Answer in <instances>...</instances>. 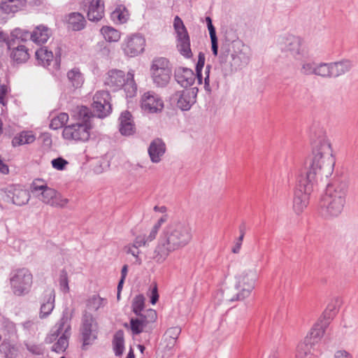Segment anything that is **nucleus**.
I'll return each mask as SVG.
<instances>
[{"label": "nucleus", "instance_id": "nucleus-1", "mask_svg": "<svg viewBox=\"0 0 358 358\" xmlns=\"http://www.w3.org/2000/svg\"><path fill=\"white\" fill-rule=\"evenodd\" d=\"M310 136L312 155L305 160L294 192L293 208L297 214L307 207L310 193L323 178H327L332 174L336 162L324 129L319 124H313Z\"/></svg>", "mask_w": 358, "mask_h": 358}, {"label": "nucleus", "instance_id": "nucleus-2", "mask_svg": "<svg viewBox=\"0 0 358 358\" xmlns=\"http://www.w3.org/2000/svg\"><path fill=\"white\" fill-rule=\"evenodd\" d=\"M192 238V228L187 222H171L160 235L153 259L158 263L163 262L171 252L186 246Z\"/></svg>", "mask_w": 358, "mask_h": 358}, {"label": "nucleus", "instance_id": "nucleus-3", "mask_svg": "<svg viewBox=\"0 0 358 358\" xmlns=\"http://www.w3.org/2000/svg\"><path fill=\"white\" fill-rule=\"evenodd\" d=\"M348 185L343 181L328 184L319 203V213L325 219L338 217L341 214L347 195Z\"/></svg>", "mask_w": 358, "mask_h": 358}, {"label": "nucleus", "instance_id": "nucleus-4", "mask_svg": "<svg viewBox=\"0 0 358 358\" xmlns=\"http://www.w3.org/2000/svg\"><path fill=\"white\" fill-rule=\"evenodd\" d=\"M235 289L236 292L228 300L230 301H243L248 298L255 288L257 279V273L255 268L250 269L236 277Z\"/></svg>", "mask_w": 358, "mask_h": 358}, {"label": "nucleus", "instance_id": "nucleus-5", "mask_svg": "<svg viewBox=\"0 0 358 358\" xmlns=\"http://www.w3.org/2000/svg\"><path fill=\"white\" fill-rule=\"evenodd\" d=\"M9 276L10 288L15 295L23 296L29 292L33 282V275L28 268L13 269Z\"/></svg>", "mask_w": 358, "mask_h": 358}, {"label": "nucleus", "instance_id": "nucleus-6", "mask_svg": "<svg viewBox=\"0 0 358 358\" xmlns=\"http://www.w3.org/2000/svg\"><path fill=\"white\" fill-rule=\"evenodd\" d=\"M153 83L158 87H165L169 83L171 67L169 61L165 57L153 59L150 67Z\"/></svg>", "mask_w": 358, "mask_h": 358}, {"label": "nucleus", "instance_id": "nucleus-7", "mask_svg": "<svg viewBox=\"0 0 358 358\" xmlns=\"http://www.w3.org/2000/svg\"><path fill=\"white\" fill-rule=\"evenodd\" d=\"M0 196L5 201L17 206L25 205L30 199L28 191L13 185L0 187Z\"/></svg>", "mask_w": 358, "mask_h": 358}, {"label": "nucleus", "instance_id": "nucleus-8", "mask_svg": "<svg viewBox=\"0 0 358 358\" xmlns=\"http://www.w3.org/2000/svg\"><path fill=\"white\" fill-rule=\"evenodd\" d=\"M198 91L197 87L177 91L171 96L170 100L182 111H188L196 103Z\"/></svg>", "mask_w": 358, "mask_h": 358}, {"label": "nucleus", "instance_id": "nucleus-9", "mask_svg": "<svg viewBox=\"0 0 358 358\" xmlns=\"http://www.w3.org/2000/svg\"><path fill=\"white\" fill-rule=\"evenodd\" d=\"M136 317L130 319L129 327L134 335H138L143 331H148V326L156 321L157 312L153 309H148L143 315H136Z\"/></svg>", "mask_w": 358, "mask_h": 358}, {"label": "nucleus", "instance_id": "nucleus-10", "mask_svg": "<svg viewBox=\"0 0 358 358\" xmlns=\"http://www.w3.org/2000/svg\"><path fill=\"white\" fill-rule=\"evenodd\" d=\"M97 325L94 318L90 313H85L83 316L81 334L83 337V350L90 345L97 338Z\"/></svg>", "mask_w": 358, "mask_h": 358}, {"label": "nucleus", "instance_id": "nucleus-11", "mask_svg": "<svg viewBox=\"0 0 358 358\" xmlns=\"http://www.w3.org/2000/svg\"><path fill=\"white\" fill-rule=\"evenodd\" d=\"M35 56L38 64L43 67L50 69L52 66L51 69L53 71L59 69L61 64V52L59 48L54 56L52 51H49L46 47H42L36 51Z\"/></svg>", "mask_w": 358, "mask_h": 358}, {"label": "nucleus", "instance_id": "nucleus-12", "mask_svg": "<svg viewBox=\"0 0 358 358\" xmlns=\"http://www.w3.org/2000/svg\"><path fill=\"white\" fill-rule=\"evenodd\" d=\"M90 129L85 124L73 123L66 126L62 132V136L65 139L73 140L75 141H87L90 136Z\"/></svg>", "mask_w": 358, "mask_h": 358}, {"label": "nucleus", "instance_id": "nucleus-13", "mask_svg": "<svg viewBox=\"0 0 358 358\" xmlns=\"http://www.w3.org/2000/svg\"><path fill=\"white\" fill-rule=\"evenodd\" d=\"M176 34L177 48L179 52L186 58L192 57L190 48V39L185 24H173Z\"/></svg>", "mask_w": 358, "mask_h": 358}, {"label": "nucleus", "instance_id": "nucleus-14", "mask_svg": "<svg viewBox=\"0 0 358 358\" xmlns=\"http://www.w3.org/2000/svg\"><path fill=\"white\" fill-rule=\"evenodd\" d=\"M6 46L10 51V57L17 64L25 63L29 58V49L27 45H21L17 39L6 41Z\"/></svg>", "mask_w": 358, "mask_h": 358}, {"label": "nucleus", "instance_id": "nucleus-15", "mask_svg": "<svg viewBox=\"0 0 358 358\" xmlns=\"http://www.w3.org/2000/svg\"><path fill=\"white\" fill-rule=\"evenodd\" d=\"M36 188L41 190V201L52 207L64 208L69 199L62 197L55 189L48 186H37Z\"/></svg>", "mask_w": 358, "mask_h": 358}, {"label": "nucleus", "instance_id": "nucleus-16", "mask_svg": "<svg viewBox=\"0 0 358 358\" xmlns=\"http://www.w3.org/2000/svg\"><path fill=\"white\" fill-rule=\"evenodd\" d=\"M141 102L142 109L148 113H157L164 108L163 100L159 94L152 91L145 92Z\"/></svg>", "mask_w": 358, "mask_h": 358}, {"label": "nucleus", "instance_id": "nucleus-17", "mask_svg": "<svg viewBox=\"0 0 358 358\" xmlns=\"http://www.w3.org/2000/svg\"><path fill=\"white\" fill-rule=\"evenodd\" d=\"M145 41L138 34H134L127 38L123 45V51L127 56L136 57L144 50Z\"/></svg>", "mask_w": 358, "mask_h": 358}, {"label": "nucleus", "instance_id": "nucleus-18", "mask_svg": "<svg viewBox=\"0 0 358 358\" xmlns=\"http://www.w3.org/2000/svg\"><path fill=\"white\" fill-rule=\"evenodd\" d=\"M303 40L299 36L288 35L283 38L284 51L289 52L295 59H299L304 55Z\"/></svg>", "mask_w": 358, "mask_h": 358}, {"label": "nucleus", "instance_id": "nucleus-19", "mask_svg": "<svg viewBox=\"0 0 358 358\" xmlns=\"http://www.w3.org/2000/svg\"><path fill=\"white\" fill-rule=\"evenodd\" d=\"M334 307L327 308L323 313V319L315 323L311 329L309 336L310 339L314 340L313 343L322 337L330 319L334 315Z\"/></svg>", "mask_w": 358, "mask_h": 358}, {"label": "nucleus", "instance_id": "nucleus-20", "mask_svg": "<svg viewBox=\"0 0 358 358\" xmlns=\"http://www.w3.org/2000/svg\"><path fill=\"white\" fill-rule=\"evenodd\" d=\"M125 73L122 70L116 69L109 70L106 75L104 84L112 91L120 90L125 84Z\"/></svg>", "mask_w": 358, "mask_h": 358}, {"label": "nucleus", "instance_id": "nucleus-21", "mask_svg": "<svg viewBox=\"0 0 358 358\" xmlns=\"http://www.w3.org/2000/svg\"><path fill=\"white\" fill-rule=\"evenodd\" d=\"M71 320V315L69 312L68 309H65L63 313L62 317L60 320L56 323V324L53 327V328L51 330V332L49 335H48L45 338V343H52L55 340L58 338V337L62 334V331H63L64 328L65 327L66 324L70 322Z\"/></svg>", "mask_w": 358, "mask_h": 358}, {"label": "nucleus", "instance_id": "nucleus-22", "mask_svg": "<svg viewBox=\"0 0 358 358\" xmlns=\"http://www.w3.org/2000/svg\"><path fill=\"white\" fill-rule=\"evenodd\" d=\"M174 77L177 83L182 87L191 86L195 80L194 71L185 67H177L174 71Z\"/></svg>", "mask_w": 358, "mask_h": 358}, {"label": "nucleus", "instance_id": "nucleus-23", "mask_svg": "<svg viewBox=\"0 0 358 358\" xmlns=\"http://www.w3.org/2000/svg\"><path fill=\"white\" fill-rule=\"evenodd\" d=\"M55 292L54 289H47L43 293V299L41 306L39 317H47L55 308Z\"/></svg>", "mask_w": 358, "mask_h": 358}, {"label": "nucleus", "instance_id": "nucleus-24", "mask_svg": "<svg viewBox=\"0 0 358 358\" xmlns=\"http://www.w3.org/2000/svg\"><path fill=\"white\" fill-rule=\"evenodd\" d=\"M119 131L122 136H131L136 131L133 117L128 110L123 111L119 117Z\"/></svg>", "mask_w": 358, "mask_h": 358}, {"label": "nucleus", "instance_id": "nucleus-25", "mask_svg": "<svg viewBox=\"0 0 358 358\" xmlns=\"http://www.w3.org/2000/svg\"><path fill=\"white\" fill-rule=\"evenodd\" d=\"M148 151L151 162L159 163L166 152V145L161 138H157L151 141Z\"/></svg>", "mask_w": 358, "mask_h": 358}, {"label": "nucleus", "instance_id": "nucleus-26", "mask_svg": "<svg viewBox=\"0 0 358 358\" xmlns=\"http://www.w3.org/2000/svg\"><path fill=\"white\" fill-rule=\"evenodd\" d=\"M93 117L90 109L83 106L77 107L72 114V118L76 121L75 124H85L89 129L92 128L91 119Z\"/></svg>", "mask_w": 358, "mask_h": 358}, {"label": "nucleus", "instance_id": "nucleus-27", "mask_svg": "<svg viewBox=\"0 0 358 358\" xmlns=\"http://www.w3.org/2000/svg\"><path fill=\"white\" fill-rule=\"evenodd\" d=\"M104 15V3L102 0H92L87 13L90 21H99Z\"/></svg>", "mask_w": 358, "mask_h": 358}, {"label": "nucleus", "instance_id": "nucleus-28", "mask_svg": "<svg viewBox=\"0 0 358 358\" xmlns=\"http://www.w3.org/2000/svg\"><path fill=\"white\" fill-rule=\"evenodd\" d=\"M20 353V346L5 338L0 343V355L3 358H17Z\"/></svg>", "mask_w": 358, "mask_h": 358}, {"label": "nucleus", "instance_id": "nucleus-29", "mask_svg": "<svg viewBox=\"0 0 358 358\" xmlns=\"http://www.w3.org/2000/svg\"><path fill=\"white\" fill-rule=\"evenodd\" d=\"M52 30L47 26L40 24L31 33V40L37 44H43L48 41L52 36Z\"/></svg>", "mask_w": 358, "mask_h": 358}, {"label": "nucleus", "instance_id": "nucleus-30", "mask_svg": "<svg viewBox=\"0 0 358 358\" xmlns=\"http://www.w3.org/2000/svg\"><path fill=\"white\" fill-rule=\"evenodd\" d=\"M71 336V324L69 322L58 337L57 341L52 345V350L56 352H64L69 346V338Z\"/></svg>", "mask_w": 358, "mask_h": 358}, {"label": "nucleus", "instance_id": "nucleus-31", "mask_svg": "<svg viewBox=\"0 0 358 358\" xmlns=\"http://www.w3.org/2000/svg\"><path fill=\"white\" fill-rule=\"evenodd\" d=\"M351 67L352 64L349 60L331 62V75L333 78L338 77L348 72Z\"/></svg>", "mask_w": 358, "mask_h": 358}, {"label": "nucleus", "instance_id": "nucleus-32", "mask_svg": "<svg viewBox=\"0 0 358 358\" xmlns=\"http://www.w3.org/2000/svg\"><path fill=\"white\" fill-rule=\"evenodd\" d=\"M25 0H3L0 8L5 13H15L24 6Z\"/></svg>", "mask_w": 358, "mask_h": 358}, {"label": "nucleus", "instance_id": "nucleus-33", "mask_svg": "<svg viewBox=\"0 0 358 358\" xmlns=\"http://www.w3.org/2000/svg\"><path fill=\"white\" fill-rule=\"evenodd\" d=\"M67 78L70 85L74 88L80 87L84 83V77L78 67H74L67 72Z\"/></svg>", "mask_w": 358, "mask_h": 358}, {"label": "nucleus", "instance_id": "nucleus-34", "mask_svg": "<svg viewBox=\"0 0 358 358\" xmlns=\"http://www.w3.org/2000/svg\"><path fill=\"white\" fill-rule=\"evenodd\" d=\"M124 334L120 329L115 332L113 338V347L115 356L120 357L124 350Z\"/></svg>", "mask_w": 358, "mask_h": 358}, {"label": "nucleus", "instance_id": "nucleus-35", "mask_svg": "<svg viewBox=\"0 0 358 358\" xmlns=\"http://www.w3.org/2000/svg\"><path fill=\"white\" fill-rule=\"evenodd\" d=\"M129 12L124 5H117L115 10L110 13V19L113 21L119 22H127L129 19Z\"/></svg>", "mask_w": 358, "mask_h": 358}, {"label": "nucleus", "instance_id": "nucleus-36", "mask_svg": "<svg viewBox=\"0 0 358 358\" xmlns=\"http://www.w3.org/2000/svg\"><path fill=\"white\" fill-rule=\"evenodd\" d=\"M36 138L31 131H22L12 140L13 147L24 144H30L35 141Z\"/></svg>", "mask_w": 358, "mask_h": 358}, {"label": "nucleus", "instance_id": "nucleus-37", "mask_svg": "<svg viewBox=\"0 0 358 358\" xmlns=\"http://www.w3.org/2000/svg\"><path fill=\"white\" fill-rule=\"evenodd\" d=\"M127 97L131 98L137 92V85L134 79V73L129 71L125 79V84L122 86Z\"/></svg>", "mask_w": 358, "mask_h": 358}, {"label": "nucleus", "instance_id": "nucleus-38", "mask_svg": "<svg viewBox=\"0 0 358 358\" xmlns=\"http://www.w3.org/2000/svg\"><path fill=\"white\" fill-rule=\"evenodd\" d=\"M231 59V66H234L236 70L243 69L250 62V57L243 52L232 54Z\"/></svg>", "mask_w": 358, "mask_h": 358}, {"label": "nucleus", "instance_id": "nucleus-39", "mask_svg": "<svg viewBox=\"0 0 358 358\" xmlns=\"http://www.w3.org/2000/svg\"><path fill=\"white\" fill-rule=\"evenodd\" d=\"M106 41L108 42H116L120 38V32L110 26H104L101 29Z\"/></svg>", "mask_w": 358, "mask_h": 358}, {"label": "nucleus", "instance_id": "nucleus-40", "mask_svg": "<svg viewBox=\"0 0 358 358\" xmlns=\"http://www.w3.org/2000/svg\"><path fill=\"white\" fill-rule=\"evenodd\" d=\"M94 112L95 115L99 118H104L108 116L112 111V106L110 103H92Z\"/></svg>", "mask_w": 358, "mask_h": 358}, {"label": "nucleus", "instance_id": "nucleus-41", "mask_svg": "<svg viewBox=\"0 0 358 358\" xmlns=\"http://www.w3.org/2000/svg\"><path fill=\"white\" fill-rule=\"evenodd\" d=\"M315 76L324 78H333L331 75V63H317Z\"/></svg>", "mask_w": 358, "mask_h": 358}, {"label": "nucleus", "instance_id": "nucleus-42", "mask_svg": "<svg viewBox=\"0 0 358 358\" xmlns=\"http://www.w3.org/2000/svg\"><path fill=\"white\" fill-rule=\"evenodd\" d=\"M145 297L143 294L136 295L131 304L132 311L136 315H143L145 306Z\"/></svg>", "mask_w": 358, "mask_h": 358}, {"label": "nucleus", "instance_id": "nucleus-43", "mask_svg": "<svg viewBox=\"0 0 358 358\" xmlns=\"http://www.w3.org/2000/svg\"><path fill=\"white\" fill-rule=\"evenodd\" d=\"M1 331L5 336L10 338L17 334L15 324L8 319H3L1 322Z\"/></svg>", "mask_w": 358, "mask_h": 358}, {"label": "nucleus", "instance_id": "nucleus-44", "mask_svg": "<svg viewBox=\"0 0 358 358\" xmlns=\"http://www.w3.org/2000/svg\"><path fill=\"white\" fill-rule=\"evenodd\" d=\"M180 332L181 329L179 327H173L166 330L165 336L168 341L167 346L171 348L175 345Z\"/></svg>", "mask_w": 358, "mask_h": 358}, {"label": "nucleus", "instance_id": "nucleus-45", "mask_svg": "<svg viewBox=\"0 0 358 358\" xmlns=\"http://www.w3.org/2000/svg\"><path fill=\"white\" fill-rule=\"evenodd\" d=\"M106 303V299L98 295H93L87 300V306L90 310L96 311L99 308L104 306Z\"/></svg>", "mask_w": 358, "mask_h": 358}, {"label": "nucleus", "instance_id": "nucleus-46", "mask_svg": "<svg viewBox=\"0 0 358 358\" xmlns=\"http://www.w3.org/2000/svg\"><path fill=\"white\" fill-rule=\"evenodd\" d=\"M207 26L211 41V50L213 55L216 57L218 55V41L215 27L213 24H207Z\"/></svg>", "mask_w": 358, "mask_h": 358}, {"label": "nucleus", "instance_id": "nucleus-47", "mask_svg": "<svg viewBox=\"0 0 358 358\" xmlns=\"http://www.w3.org/2000/svg\"><path fill=\"white\" fill-rule=\"evenodd\" d=\"M316 64L315 62L303 61L301 63L300 73L306 76L315 75Z\"/></svg>", "mask_w": 358, "mask_h": 358}, {"label": "nucleus", "instance_id": "nucleus-48", "mask_svg": "<svg viewBox=\"0 0 358 358\" xmlns=\"http://www.w3.org/2000/svg\"><path fill=\"white\" fill-rule=\"evenodd\" d=\"M31 33L27 31L15 30L11 35L10 39H17L21 45H27L28 41L31 40Z\"/></svg>", "mask_w": 358, "mask_h": 358}, {"label": "nucleus", "instance_id": "nucleus-49", "mask_svg": "<svg viewBox=\"0 0 358 358\" xmlns=\"http://www.w3.org/2000/svg\"><path fill=\"white\" fill-rule=\"evenodd\" d=\"M110 95L108 91H99L93 97V103L100 102V103H110Z\"/></svg>", "mask_w": 358, "mask_h": 358}, {"label": "nucleus", "instance_id": "nucleus-50", "mask_svg": "<svg viewBox=\"0 0 358 358\" xmlns=\"http://www.w3.org/2000/svg\"><path fill=\"white\" fill-rule=\"evenodd\" d=\"M59 286H60L61 290L63 292L67 293L69 292L68 274H67L66 271L64 269H62L60 271Z\"/></svg>", "mask_w": 358, "mask_h": 358}, {"label": "nucleus", "instance_id": "nucleus-51", "mask_svg": "<svg viewBox=\"0 0 358 358\" xmlns=\"http://www.w3.org/2000/svg\"><path fill=\"white\" fill-rule=\"evenodd\" d=\"M66 22H86L85 17L78 12H73L65 16Z\"/></svg>", "mask_w": 358, "mask_h": 358}, {"label": "nucleus", "instance_id": "nucleus-52", "mask_svg": "<svg viewBox=\"0 0 358 358\" xmlns=\"http://www.w3.org/2000/svg\"><path fill=\"white\" fill-rule=\"evenodd\" d=\"M68 164L69 162L65 159L61 157L53 159L51 161V164L52 167L59 171L64 170Z\"/></svg>", "mask_w": 358, "mask_h": 358}, {"label": "nucleus", "instance_id": "nucleus-53", "mask_svg": "<svg viewBox=\"0 0 358 358\" xmlns=\"http://www.w3.org/2000/svg\"><path fill=\"white\" fill-rule=\"evenodd\" d=\"M310 352L308 343H303L298 345L296 358H304Z\"/></svg>", "mask_w": 358, "mask_h": 358}, {"label": "nucleus", "instance_id": "nucleus-54", "mask_svg": "<svg viewBox=\"0 0 358 358\" xmlns=\"http://www.w3.org/2000/svg\"><path fill=\"white\" fill-rule=\"evenodd\" d=\"M24 345L27 350L34 355H40L43 354V349L40 345L24 343Z\"/></svg>", "mask_w": 358, "mask_h": 358}, {"label": "nucleus", "instance_id": "nucleus-55", "mask_svg": "<svg viewBox=\"0 0 358 358\" xmlns=\"http://www.w3.org/2000/svg\"><path fill=\"white\" fill-rule=\"evenodd\" d=\"M205 64V55L202 52H200L198 55V61L196 64V73H200Z\"/></svg>", "mask_w": 358, "mask_h": 358}, {"label": "nucleus", "instance_id": "nucleus-56", "mask_svg": "<svg viewBox=\"0 0 358 358\" xmlns=\"http://www.w3.org/2000/svg\"><path fill=\"white\" fill-rule=\"evenodd\" d=\"M138 248L134 246V245H132L131 247H129L127 251V253H129L131 255H132L134 257H136V262L137 264L140 265L141 264V259L138 257V254H139V251H138Z\"/></svg>", "mask_w": 358, "mask_h": 358}, {"label": "nucleus", "instance_id": "nucleus-57", "mask_svg": "<svg viewBox=\"0 0 358 358\" xmlns=\"http://www.w3.org/2000/svg\"><path fill=\"white\" fill-rule=\"evenodd\" d=\"M148 244V242L146 241L145 235H144V236H136L133 245H134L137 248H139L141 246H145Z\"/></svg>", "mask_w": 358, "mask_h": 358}, {"label": "nucleus", "instance_id": "nucleus-58", "mask_svg": "<svg viewBox=\"0 0 358 358\" xmlns=\"http://www.w3.org/2000/svg\"><path fill=\"white\" fill-rule=\"evenodd\" d=\"M37 186H47V185L44 182V181L41 179H36L34 180L31 185V192L33 193H36L37 192L41 191L39 189L35 188Z\"/></svg>", "mask_w": 358, "mask_h": 358}, {"label": "nucleus", "instance_id": "nucleus-59", "mask_svg": "<svg viewBox=\"0 0 358 358\" xmlns=\"http://www.w3.org/2000/svg\"><path fill=\"white\" fill-rule=\"evenodd\" d=\"M159 230V229H158L155 227H154V226L152 227V229L150 230V231L149 233V235L145 236L146 241L148 242V243L155 239Z\"/></svg>", "mask_w": 358, "mask_h": 358}, {"label": "nucleus", "instance_id": "nucleus-60", "mask_svg": "<svg viewBox=\"0 0 358 358\" xmlns=\"http://www.w3.org/2000/svg\"><path fill=\"white\" fill-rule=\"evenodd\" d=\"M64 126L62 124L59 122V120L55 117L52 118L50 121V128L54 130L58 129L59 128L63 127Z\"/></svg>", "mask_w": 358, "mask_h": 358}, {"label": "nucleus", "instance_id": "nucleus-61", "mask_svg": "<svg viewBox=\"0 0 358 358\" xmlns=\"http://www.w3.org/2000/svg\"><path fill=\"white\" fill-rule=\"evenodd\" d=\"M7 94V87L6 85L0 86V103L2 105L6 104L5 96Z\"/></svg>", "mask_w": 358, "mask_h": 358}, {"label": "nucleus", "instance_id": "nucleus-62", "mask_svg": "<svg viewBox=\"0 0 358 358\" xmlns=\"http://www.w3.org/2000/svg\"><path fill=\"white\" fill-rule=\"evenodd\" d=\"M334 357L335 358H352V355L345 350H338Z\"/></svg>", "mask_w": 358, "mask_h": 358}, {"label": "nucleus", "instance_id": "nucleus-63", "mask_svg": "<svg viewBox=\"0 0 358 358\" xmlns=\"http://www.w3.org/2000/svg\"><path fill=\"white\" fill-rule=\"evenodd\" d=\"M23 329L26 331H30L34 330L35 323L33 320H27L22 324Z\"/></svg>", "mask_w": 358, "mask_h": 358}, {"label": "nucleus", "instance_id": "nucleus-64", "mask_svg": "<svg viewBox=\"0 0 358 358\" xmlns=\"http://www.w3.org/2000/svg\"><path fill=\"white\" fill-rule=\"evenodd\" d=\"M158 299H159V294L157 292V286H155L152 290V295L150 297V303L154 305L157 303Z\"/></svg>", "mask_w": 358, "mask_h": 358}]
</instances>
